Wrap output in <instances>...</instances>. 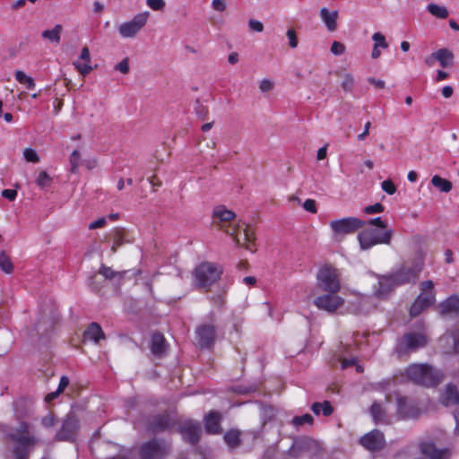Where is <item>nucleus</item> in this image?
<instances>
[{
  "instance_id": "f704fd0d",
  "label": "nucleus",
  "mask_w": 459,
  "mask_h": 459,
  "mask_svg": "<svg viewBox=\"0 0 459 459\" xmlns=\"http://www.w3.org/2000/svg\"><path fill=\"white\" fill-rule=\"evenodd\" d=\"M224 440L230 447L235 448L240 444V432L237 429H230L225 433Z\"/></svg>"
},
{
  "instance_id": "13d9d810",
  "label": "nucleus",
  "mask_w": 459,
  "mask_h": 459,
  "mask_svg": "<svg viewBox=\"0 0 459 459\" xmlns=\"http://www.w3.org/2000/svg\"><path fill=\"white\" fill-rule=\"evenodd\" d=\"M56 419L54 414L48 413L47 416L43 417L41 420V424L46 428H51L55 425Z\"/></svg>"
},
{
  "instance_id": "de8ad7c7",
  "label": "nucleus",
  "mask_w": 459,
  "mask_h": 459,
  "mask_svg": "<svg viewBox=\"0 0 459 459\" xmlns=\"http://www.w3.org/2000/svg\"><path fill=\"white\" fill-rule=\"evenodd\" d=\"M385 210V206L380 203H376L373 205H368L364 208V212L367 214L380 213Z\"/></svg>"
},
{
  "instance_id": "ddd939ff",
  "label": "nucleus",
  "mask_w": 459,
  "mask_h": 459,
  "mask_svg": "<svg viewBox=\"0 0 459 459\" xmlns=\"http://www.w3.org/2000/svg\"><path fill=\"white\" fill-rule=\"evenodd\" d=\"M360 446L369 452H378L385 448V438L379 429H372L364 434L359 440Z\"/></svg>"
},
{
  "instance_id": "864d4df0",
  "label": "nucleus",
  "mask_w": 459,
  "mask_h": 459,
  "mask_svg": "<svg viewBox=\"0 0 459 459\" xmlns=\"http://www.w3.org/2000/svg\"><path fill=\"white\" fill-rule=\"evenodd\" d=\"M248 27L250 30L255 32H262L264 30V25L261 22L254 19L248 21Z\"/></svg>"
},
{
  "instance_id": "423d86ee",
  "label": "nucleus",
  "mask_w": 459,
  "mask_h": 459,
  "mask_svg": "<svg viewBox=\"0 0 459 459\" xmlns=\"http://www.w3.org/2000/svg\"><path fill=\"white\" fill-rule=\"evenodd\" d=\"M316 287L322 291L339 292L342 286L338 269L330 264L322 266L317 272Z\"/></svg>"
},
{
  "instance_id": "3c124183",
  "label": "nucleus",
  "mask_w": 459,
  "mask_h": 459,
  "mask_svg": "<svg viewBox=\"0 0 459 459\" xmlns=\"http://www.w3.org/2000/svg\"><path fill=\"white\" fill-rule=\"evenodd\" d=\"M345 46L339 41H333L331 46V52L336 56L342 55L345 52Z\"/></svg>"
},
{
  "instance_id": "bf43d9fd",
  "label": "nucleus",
  "mask_w": 459,
  "mask_h": 459,
  "mask_svg": "<svg viewBox=\"0 0 459 459\" xmlns=\"http://www.w3.org/2000/svg\"><path fill=\"white\" fill-rule=\"evenodd\" d=\"M212 7L217 12H224L226 10L227 4L223 0H212Z\"/></svg>"
},
{
  "instance_id": "37998d69",
  "label": "nucleus",
  "mask_w": 459,
  "mask_h": 459,
  "mask_svg": "<svg viewBox=\"0 0 459 459\" xmlns=\"http://www.w3.org/2000/svg\"><path fill=\"white\" fill-rule=\"evenodd\" d=\"M23 156H24V159L28 161V162H38L39 160V157L37 153V152L32 149V148H26L24 151H23Z\"/></svg>"
},
{
  "instance_id": "f257e3e1",
  "label": "nucleus",
  "mask_w": 459,
  "mask_h": 459,
  "mask_svg": "<svg viewBox=\"0 0 459 459\" xmlns=\"http://www.w3.org/2000/svg\"><path fill=\"white\" fill-rule=\"evenodd\" d=\"M236 214L224 205L216 206L212 212V223L227 235L232 237L238 246L254 253L256 251V237L254 230L246 222H234Z\"/></svg>"
},
{
  "instance_id": "79ce46f5",
  "label": "nucleus",
  "mask_w": 459,
  "mask_h": 459,
  "mask_svg": "<svg viewBox=\"0 0 459 459\" xmlns=\"http://www.w3.org/2000/svg\"><path fill=\"white\" fill-rule=\"evenodd\" d=\"M81 161V153L78 150H74L70 155V165H71V172L76 173Z\"/></svg>"
},
{
  "instance_id": "c9c22d12",
  "label": "nucleus",
  "mask_w": 459,
  "mask_h": 459,
  "mask_svg": "<svg viewBox=\"0 0 459 459\" xmlns=\"http://www.w3.org/2000/svg\"><path fill=\"white\" fill-rule=\"evenodd\" d=\"M427 10L429 12V13L438 19H446L449 15L446 7L438 5L437 4H429Z\"/></svg>"
},
{
  "instance_id": "8fccbe9b",
  "label": "nucleus",
  "mask_w": 459,
  "mask_h": 459,
  "mask_svg": "<svg viewBox=\"0 0 459 459\" xmlns=\"http://www.w3.org/2000/svg\"><path fill=\"white\" fill-rule=\"evenodd\" d=\"M115 69L117 71H119L120 73H122L123 74H128L129 72V60L127 57L124 58L122 61H120L119 63H117L116 65V67Z\"/></svg>"
},
{
  "instance_id": "69168bd1",
  "label": "nucleus",
  "mask_w": 459,
  "mask_h": 459,
  "mask_svg": "<svg viewBox=\"0 0 459 459\" xmlns=\"http://www.w3.org/2000/svg\"><path fill=\"white\" fill-rule=\"evenodd\" d=\"M368 82L374 85L377 89H384L385 82L383 80H377L373 77L368 79Z\"/></svg>"
},
{
  "instance_id": "f8f14e48",
  "label": "nucleus",
  "mask_w": 459,
  "mask_h": 459,
  "mask_svg": "<svg viewBox=\"0 0 459 459\" xmlns=\"http://www.w3.org/2000/svg\"><path fill=\"white\" fill-rule=\"evenodd\" d=\"M148 19L147 13H139L129 21L121 23L118 26V32L122 38H134L146 24Z\"/></svg>"
},
{
  "instance_id": "a878e982",
  "label": "nucleus",
  "mask_w": 459,
  "mask_h": 459,
  "mask_svg": "<svg viewBox=\"0 0 459 459\" xmlns=\"http://www.w3.org/2000/svg\"><path fill=\"white\" fill-rule=\"evenodd\" d=\"M105 333L101 326L98 323H91L83 332V340L91 341L94 343H98L100 340L105 339Z\"/></svg>"
},
{
  "instance_id": "ea45409f",
  "label": "nucleus",
  "mask_w": 459,
  "mask_h": 459,
  "mask_svg": "<svg viewBox=\"0 0 459 459\" xmlns=\"http://www.w3.org/2000/svg\"><path fill=\"white\" fill-rule=\"evenodd\" d=\"M291 422H292L293 426H295V427H300L305 424L312 425L314 422V419L310 414L306 413L301 416H295L292 419Z\"/></svg>"
},
{
  "instance_id": "a211bd4d",
  "label": "nucleus",
  "mask_w": 459,
  "mask_h": 459,
  "mask_svg": "<svg viewBox=\"0 0 459 459\" xmlns=\"http://www.w3.org/2000/svg\"><path fill=\"white\" fill-rule=\"evenodd\" d=\"M397 413L402 419H413L420 413L419 408L405 396L397 398Z\"/></svg>"
},
{
  "instance_id": "680f3d73",
  "label": "nucleus",
  "mask_w": 459,
  "mask_h": 459,
  "mask_svg": "<svg viewBox=\"0 0 459 459\" xmlns=\"http://www.w3.org/2000/svg\"><path fill=\"white\" fill-rule=\"evenodd\" d=\"M2 195L10 201H13L17 196V191L14 189H4L2 192Z\"/></svg>"
},
{
  "instance_id": "72a5a7b5",
  "label": "nucleus",
  "mask_w": 459,
  "mask_h": 459,
  "mask_svg": "<svg viewBox=\"0 0 459 459\" xmlns=\"http://www.w3.org/2000/svg\"><path fill=\"white\" fill-rule=\"evenodd\" d=\"M63 27L60 24H56L52 30H46L42 32V37L48 39L51 42L59 43L61 39V32Z\"/></svg>"
},
{
  "instance_id": "603ef678",
  "label": "nucleus",
  "mask_w": 459,
  "mask_h": 459,
  "mask_svg": "<svg viewBox=\"0 0 459 459\" xmlns=\"http://www.w3.org/2000/svg\"><path fill=\"white\" fill-rule=\"evenodd\" d=\"M286 35L289 39L290 47L292 48H297L299 41H298L296 31L292 29H289L287 30Z\"/></svg>"
},
{
  "instance_id": "1a4fd4ad",
  "label": "nucleus",
  "mask_w": 459,
  "mask_h": 459,
  "mask_svg": "<svg viewBox=\"0 0 459 459\" xmlns=\"http://www.w3.org/2000/svg\"><path fill=\"white\" fill-rule=\"evenodd\" d=\"M170 449V445L159 438H152L143 443L139 447L141 459H165Z\"/></svg>"
},
{
  "instance_id": "0e129e2a",
  "label": "nucleus",
  "mask_w": 459,
  "mask_h": 459,
  "mask_svg": "<svg viewBox=\"0 0 459 459\" xmlns=\"http://www.w3.org/2000/svg\"><path fill=\"white\" fill-rule=\"evenodd\" d=\"M69 382V378L66 376H62L56 390L60 393H63L64 390L68 386Z\"/></svg>"
},
{
  "instance_id": "bb28decb",
  "label": "nucleus",
  "mask_w": 459,
  "mask_h": 459,
  "mask_svg": "<svg viewBox=\"0 0 459 459\" xmlns=\"http://www.w3.org/2000/svg\"><path fill=\"white\" fill-rule=\"evenodd\" d=\"M320 18L324 22L326 29L333 32L337 29L338 11L330 12L326 7H323L319 12Z\"/></svg>"
},
{
  "instance_id": "2f4dec72",
  "label": "nucleus",
  "mask_w": 459,
  "mask_h": 459,
  "mask_svg": "<svg viewBox=\"0 0 459 459\" xmlns=\"http://www.w3.org/2000/svg\"><path fill=\"white\" fill-rule=\"evenodd\" d=\"M337 76L342 79V88L346 92H351L355 86V79L353 75L347 72H336Z\"/></svg>"
},
{
  "instance_id": "338daca9",
  "label": "nucleus",
  "mask_w": 459,
  "mask_h": 459,
  "mask_svg": "<svg viewBox=\"0 0 459 459\" xmlns=\"http://www.w3.org/2000/svg\"><path fill=\"white\" fill-rule=\"evenodd\" d=\"M370 126H371V123L369 121H368L365 124L363 132L358 135L359 141H363L368 135Z\"/></svg>"
},
{
  "instance_id": "7ed1b4c3",
  "label": "nucleus",
  "mask_w": 459,
  "mask_h": 459,
  "mask_svg": "<svg viewBox=\"0 0 459 459\" xmlns=\"http://www.w3.org/2000/svg\"><path fill=\"white\" fill-rule=\"evenodd\" d=\"M405 373L411 382L426 387H435L443 379L441 371L435 369L427 363L411 364L407 367Z\"/></svg>"
},
{
  "instance_id": "4c0bfd02",
  "label": "nucleus",
  "mask_w": 459,
  "mask_h": 459,
  "mask_svg": "<svg viewBox=\"0 0 459 459\" xmlns=\"http://www.w3.org/2000/svg\"><path fill=\"white\" fill-rule=\"evenodd\" d=\"M370 413L375 422L382 421L385 417V411L382 405L377 402H374L372 403L370 407Z\"/></svg>"
},
{
  "instance_id": "dca6fc26",
  "label": "nucleus",
  "mask_w": 459,
  "mask_h": 459,
  "mask_svg": "<svg viewBox=\"0 0 459 459\" xmlns=\"http://www.w3.org/2000/svg\"><path fill=\"white\" fill-rule=\"evenodd\" d=\"M198 345L201 349H211L215 342L216 329L213 325H201L195 330Z\"/></svg>"
},
{
  "instance_id": "0eeeda50",
  "label": "nucleus",
  "mask_w": 459,
  "mask_h": 459,
  "mask_svg": "<svg viewBox=\"0 0 459 459\" xmlns=\"http://www.w3.org/2000/svg\"><path fill=\"white\" fill-rule=\"evenodd\" d=\"M392 236V230H380L369 228L363 230L358 234V240L360 248L367 250L377 245L390 244Z\"/></svg>"
},
{
  "instance_id": "6ab92c4d",
  "label": "nucleus",
  "mask_w": 459,
  "mask_h": 459,
  "mask_svg": "<svg viewBox=\"0 0 459 459\" xmlns=\"http://www.w3.org/2000/svg\"><path fill=\"white\" fill-rule=\"evenodd\" d=\"M107 238L112 242V253H116L118 247L130 242L126 230L122 228H114L108 233Z\"/></svg>"
},
{
  "instance_id": "a19ab883",
  "label": "nucleus",
  "mask_w": 459,
  "mask_h": 459,
  "mask_svg": "<svg viewBox=\"0 0 459 459\" xmlns=\"http://www.w3.org/2000/svg\"><path fill=\"white\" fill-rule=\"evenodd\" d=\"M36 183L39 187L44 188L51 185L52 178L46 171L43 170L39 173Z\"/></svg>"
},
{
  "instance_id": "c03bdc74",
  "label": "nucleus",
  "mask_w": 459,
  "mask_h": 459,
  "mask_svg": "<svg viewBox=\"0 0 459 459\" xmlns=\"http://www.w3.org/2000/svg\"><path fill=\"white\" fill-rule=\"evenodd\" d=\"M372 39L375 41L374 46L382 48H388V44L385 40V38L382 33H380V32L374 33L372 36Z\"/></svg>"
},
{
  "instance_id": "f03ea898",
  "label": "nucleus",
  "mask_w": 459,
  "mask_h": 459,
  "mask_svg": "<svg viewBox=\"0 0 459 459\" xmlns=\"http://www.w3.org/2000/svg\"><path fill=\"white\" fill-rule=\"evenodd\" d=\"M30 426L22 420L16 428H11L7 433L8 438L13 443L12 453L15 459H28L32 448L39 439L30 431Z\"/></svg>"
},
{
  "instance_id": "b1692460",
  "label": "nucleus",
  "mask_w": 459,
  "mask_h": 459,
  "mask_svg": "<svg viewBox=\"0 0 459 459\" xmlns=\"http://www.w3.org/2000/svg\"><path fill=\"white\" fill-rule=\"evenodd\" d=\"M80 59L82 60L83 63L74 61L73 65L82 75L85 76L92 71V66L91 65V55L88 47H83L82 48Z\"/></svg>"
},
{
  "instance_id": "9d476101",
  "label": "nucleus",
  "mask_w": 459,
  "mask_h": 459,
  "mask_svg": "<svg viewBox=\"0 0 459 459\" xmlns=\"http://www.w3.org/2000/svg\"><path fill=\"white\" fill-rule=\"evenodd\" d=\"M365 225V221L356 217H346L330 222V228L336 238H342L346 235L353 234Z\"/></svg>"
},
{
  "instance_id": "39448f33",
  "label": "nucleus",
  "mask_w": 459,
  "mask_h": 459,
  "mask_svg": "<svg viewBox=\"0 0 459 459\" xmlns=\"http://www.w3.org/2000/svg\"><path fill=\"white\" fill-rule=\"evenodd\" d=\"M424 267V261L419 257L410 263H405L396 272L391 273L397 286L415 282Z\"/></svg>"
},
{
  "instance_id": "e433bc0d",
  "label": "nucleus",
  "mask_w": 459,
  "mask_h": 459,
  "mask_svg": "<svg viewBox=\"0 0 459 459\" xmlns=\"http://www.w3.org/2000/svg\"><path fill=\"white\" fill-rule=\"evenodd\" d=\"M16 81L22 84H24L27 89L32 90L35 88L34 79L30 76L26 75L22 71H16L14 74Z\"/></svg>"
},
{
  "instance_id": "473e14b6",
  "label": "nucleus",
  "mask_w": 459,
  "mask_h": 459,
  "mask_svg": "<svg viewBox=\"0 0 459 459\" xmlns=\"http://www.w3.org/2000/svg\"><path fill=\"white\" fill-rule=\"evenodd\" d=\"M431 184L443 193H449L453 188V184L450 180L443 178L438 175L432 177Z\"/></svg>"
},
{
  "instance_id": "4468645a",
  "label": "nucleus",
  "mask_w": 459,
  "mask_h": 459,
  "mask_svg": "<svg viewBox=\"0 0 459 459\" xmlns=\"http://www.w3.org/2000/svg\"><path fill=\"white\" fill-rule=\"evenodd\" d=\"M79 429V420L77 417L73 414H67L64 419L62 427L56 433V439L63 441H71L75 438L76 433Z\"/></svg>"
},
{
  "instance_id": "9b49d317",
  "label": "nucleus",
  "mask_w": 459,
  "mask_h": 459,
  "mask_svg": "<svg viewBox=\"0 0 459 459\" xmlns=\"http://www.w3.org/2000/svg\"><path fill=\"white\" fill-rule=\"evenodd\" d=\"M314 299V305L323 311L334 313L344 304V299L338 295V292L325 291Z\"/></svg>"
},
{
  "instance_id": "6e6552de",
  "label": "nucleus",
  "mask_w": 459,
  "mask_h": 459,
  "mask_svg": "<svg viewBox=\"0 0 459 459\" xmlns=\"http://www.w3.org/2000/svg\"><path fill=\"white\" fill-rule=\"evenodd\" d=\"M420 295L413 301L410 308V315L412 317L418 316L436 301L434 283L432 281H423L420 285Z\"/></svg>"
},
{
  "instance_id": "393cba45",
  "label": "nucleus",
  "mask_w": 459,
  "mask_h": 459,
  "mask_svg": "<svg viewBox=\"0 0 459 459\" xmlns=\"http://www.w3.org/2000/svg\"><path fill=\"white\" fill-rule=\"evenodd\" d=\"M150 349L156 357H161L167 349V342L164 335L159 332L152 335Z\"/></svg>"
},
{
  "instance_id": "f3484780",
  "label": "nucleus",
  "mask_w": 459,
  "mask_h": 459,
  "mask_svg": "<svg viewBox=\"0 0 459 459\" xmlns=\"http://www.w3.org/2000/svg\"><path fill=\"white\" fill-rule=\"evenodd\" d=\"M179 432L185 441L191 445H196L200 440L201 426L199 423L187 421L180 426Z\"/></svg>"
},
{
  "instance_id": "58836bf2",
  "label": "nucleus",
  "mask_w": 459,
  "mask_h": 459,
  "mask_svg": "<svg viewBox=\"0 0 459 459\" xmlns=\"http://www.w3.org/2000/svg\"><path fill=\"white\" fill-rule=\"evenodd\" d=\"M0 268L5 273H11L13 271V263L4 252L0 253Z\"/></svg>"
},
{
  "instance_id": "2eb2a0df",
  "label": "nucleus",
  "mask_w": 459,
  "mask_h": 459,
  "mask_svg": "<svg viewBox=\"0 0 459 459\" xmlns=\"http://www.w3.org/2000/svg\"><path fill=\"white\" fill-rule=\"evenodd\" d=\"M428 343V336L423 332L405 333L401 340V345L406 351H415L424 348Z\"/></svg>"
},
{
  "instance_id": "5fc2aeb1",
  "label": "nucleus",
  "mask_w": 459,
  "mask_h": 459,
  "mask_svg": "<svg viewBox=\"0 0 459 459\" xmlns=\"http://www.w3.org/2000/svg\"><path fill=\"white\" fill-rule=\"evenodd\" d=\"M147 4L151 9L160 11L164 8L165 2L164 0H147Z\"/></svg>"
},
{
  "instance_id": "a18cd8bd",
  "label": "nucleus",
  "mask_w": 459,
  "mask_h": 459,
  "mask_svg": "<svg viewBox=\"0 0 459 459\" xmlns=\"http://www.w3.org/2000/svg\"><path fill=\"white\" fill-rule=\"evenodd\" d=\"M208 299L213 304V306L219 309L222 308L225 304V298L222 293L210 296Z\"/></svg>"
},
{
  "instance_id": "4d7b16f0",
  "label": "nucleus",
  "mask_w": 459,
  "mask_h": 459,
  "mask_svg": "<svg viewBox=\"0 0 459 459\" xmlns=\"http://www.w3.org/2000/svg\"><path fill=\"white\" fill-rule=\"evenodd\" d=\"M303 208L311 213L317 212L316 201L313 199H307L303 204Z\"/></svg>"
},
{
  "instance_id": "c756f323",
  "label": "nucleus",
  "mask_w": 459,
  "mask_h": 459,
  "mask_svg": "<svg viewBox=\"0 0 459 459\" xmlns=\"http://www.w3.org/2000/svg\"><path fill=\"white\" fill-rule=\"evenodd\" d=\"M433 57H437V61L443 68L451 66L455 58L453 52L445 48L433 52Z\"/></svg>"
},
{
  "instance_id": "20e7f679",
  "label": "nucleus",
  "mask_w": 459,
  "mask_h": 459,
  "mask_svg": "<svg viewBox=\"0 0 459 459\" xmlns=\"http://www.w3.org/2000/svg\"><path fill=\"white\" fill-rule=\"evenodd\" d=\"M222 273L221 269L215 264L203 262L194 271V278L199 289L208 291L210 287L215 283Z\"/></svg>"
},
{
  "instance_id": "7c9ffc66",
  "label": "nucleus",
  "mask_w": 459,
  "mask_h": 459,
  "mask_svg": "<svg viewBox=\"0 0 459 459\" xmlns=\"http://www.w3.org/2000/svg\"><path fill=\"white\" fill-rule=\"evenodd\" d=\"M311 410L316 415L322 413L324 416L328 417L333 412V407L329 401L323 403H314L311 405Z\"/></svg>"
},
{
  "instance_id": "774afa93",
  "label": "nucleus",
  "mask_w": 459,
  "mask_h": 459,
  "mask_svg": "<svg viewBox=\"0 0 459 459\" xmlns=\"http://www.w3.org/2000/svg\"><path fill=\"white\" fill-rule=\"evenodd\" d=\"M356 359H342L341 361V368L342 369H346L347 368L355 365Z\"/></svg>"
},
{
  "instance_id": "052dcab7",
  "label": "nucleus",
  "mask_w": 459,
  "mask_h": 459,
  "mask_svg": "<svg viewBox=\"0 0 459 459\" xmlns=\"http://www.w3.org/2000/svg\"><path fill=\"white\" fill-rule=\"evenodd\" d=\"M106 223H107L106 219L104 217H101V218H99L98 220L91 222L89 224V229L95 230V229L102 228L106 225Z\"/></svg>"
},
{
  "instance_id": "09e8293b",
  "label": "nucleus",
  "mask_w": 459,
  "mask_h": 459,
  "mask_svg": "<svg viewBox=\"0 0 459 459\" xmlns=\"http://www.w3.org/2000/svg\"><path fill=\"white\" fill-rule=\"evenodd\" d=\"M381 186L382 189L388 195H394L396 192V186L390 179L383 181Z\"/></svg>"
},
{
  "instance_id": "6e6d98bb",
  "label": "nucleus",
  "mask_w": 459,
  "mask_h": 459,
  "mask_svg": "<svg viewBox=\"0 0 459 459\" xmlns=\"http://www.w3.org/2000/svg\"><path fill=\"white\" fill-rule=\"evenodd\" d=\"M366 224H368V225H371V226H376V227L380 228V229H382L384 230H388L386 228V223L380 217H377V218L371 219L368 221H366Z\"/></svg>"
},
{
  "instance_id": "412c9836",
  "label": "nucleus",
  "mask_w": 459,
  "mask_h": 459,
  "mask_svg": "<svg viewBox=\"0 0 459 459\" xmlns=\"http://www.w3.org/2000/svg\"><path fill=\"white\" fill-rule=\"evenodd\" d=\"M221 415L217 411H210L204 418V429L208 434H220Z\"/></svg>"
},
{
  "instance_id": "c85d7f7f",
  "label": "nucleus",
  "mask_w": 459,
  "mask_h": 459,
  "mask_svg": "<svg viewBox=\"0 0 459 459\" xmlns=\"http://www.w3.org/2000/svg\"><path fill=\"white\" fill-rule=\"evenodd\" d=\"M439 312L441 315H448L451 313L459 312V296L451 295L446 299L442 301L439 306Z\"/></svg>"
},
{
  "instance_id": "49530a36",
  "label": "nucleus",
  "mask_w": 459,
  "mask_h": 459,
  "mask_svg": "<svg viewBox=\"0 0 459 459\" xmlns=\"http://www.w3.org/2000/svg\"><path fill=\"white\" fill-rule=\"evenodd\" d=\"M99 273L101 274L105 279L112 280L117 274L112 268L106 265H101L99 270Z\"/></svg>"
},
{
  "instance_id": "e2e57ef3",
  "label": "nucleus",
  "mask_w": 459,
  "mask_h": 459,
  "mask_svg": "<svg viewBox=\"0 0 459 459\" xmlns=\"http://www.w3.org/2000/svg\"><path fill=\"white\" fill-rule=\"evenodd\" d=\"M259 88L263 92H266L273 89V83L270 80L264 79L261 81Z\"/></svg>"
},
{
  "instance_id": "5701e85b",
  "label": "nucleus",
  "mask_w": 459,
  "mask_h": 459,
  "mask_svg": "<svg viewBox=\"0 0 459 459\" xmlns=\"http://www.w3.org/2000/svg\"><path fill=\"white\" fill-rule=\"evenodd\" d=\"M170 420L167 414H160L153 416L148 422V429L152 432H163L169 429Z\"/></svg>"
},
{
  "instance_id": "aec40b11",
  "label": "nucleus",
  "mask_w": 459,
  "mask_h": 459,
  "mask_svg": "<svg viewBox=\"0 0 459 459\" xmlns=\"http://www.w3.org/2000/svg\"><path fill=\"white\" fill-rule=\"evenodd\" d=\"M420 451L430 459H449L451 455L449 449H437L436 446L430 442L421 443Z\"/></svg>"
},
{
  "instance_id": "4be33fe9",
  "label": "nucleus",
  "mask_w": 459,
  "mask_h": 459,
  "mask_svg": "<svg viewBox=\"0 0 459 459\" xmlns=\"http://www.w3.org/2000/svg\"><path fill=\"white\" fill-rule=\"evenodd\" d=\"M440 402L445 406L459 403V391L455 384L449 383L446 385L445 391L440 397Z\"/></svg>"
},
{
  "instance_id": "cd10ccee",
  "label": "nucleus",
  "mask_w": 459,
  "mask_h": 459,
  "mask_svg": "<svg viewBox=\"0 0 459 459\" xmlns=\"http://www.w3.org/2000/svg\"><path fill=\"white\" fill-rule=\"evenodd\" d=\"M395 287H397L392 275L382 277L378 281V287L376 290V295L378 298H385Z\"/></svg>"
}]
</instances>
